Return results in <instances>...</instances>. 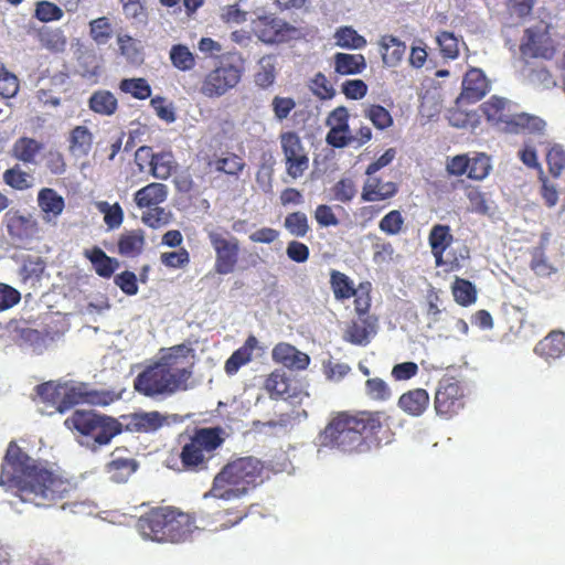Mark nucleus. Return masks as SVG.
<instances>
[{
	"label": "nucleus",
	"instance_id": "f257e3e1",
	"mask_svg": "<svg viewBox=\"0 0 565 565\" xmlns=\"http://www.w3.org/2000/svg\"><path fill=\"white\" fill-rule=\"evenodd\" d=\"M0 483L22 502L51 508L66 500L62 509L78 513L84 505L77 500V487L60 472L38 463L14 441L8 446Z\"/></svg>",
	"mask_w": 565,
	"mask_h": 565
},
{
	"label": "nucleus",
	"instance_id": "f03ea898",
	"mask_svg": "<svg viewBox=\"0 0 565 565\" xmlns=\"http://www.w3.org/2000/svg\"><path fill=\"white\" fill-rule=\"evenodd\" d=\"M388 417L382 411H339L330 414L317 436L318 449L361 456L381 447L379 436Z\"/></svg>",
	"mask_w": 565,
	"mask_h": 565
},
{
	"label": "nucleus",
	"instance_id": "7ed1b4c3",
	"mask_svg": "<svg viewBox=\"0 0 565 565\" xmlns=\"http://www.w3.org/2000/svg\"><path fill=\"white\" fill-rule=\"evenodd\" d=\"M193 349L185 344L161 350L159 359L134 380V388L150 398L169 397L190 388L193 376Z\"/></svg>",
	"mask_w": 565,
	"mask_h": 565
},
{
	"label": "nucleus",
	"instance_id": "20e7f679",
	"mask_svg": "<svg viewBox=\"0 0 565 565\" xmlns=\"http://www.w3.org/2000/svg\"><path fill=\"white\" fill-rule=\"evenodd\" d=\"M264 469L263 461L253 456L232 459L214 476L204 498L223 501L241 499L263 483Z\"/></svg>",
	"mask_w": 565,
	"mask_h": 565
},
{
	"label": "nucleus",
	"instance_id": "39448f33",
	"mask_svg": "<svg viewBox=\"0 0 565 565\" xmlns=\"http://www.w3.org/2000/svg\"><path fill=\"white\" fill-rule=\"evenodd\" d=\"M142 537L159 543H183L198 529L195 518L174 507H157L145 512L136 523Z\"/></svg>",
	"mask_w": 565,
	"mask_h": 565
},
{
	"label": "nucleus",
	"instance_id": "423d86ee",
	"mask_svg": "<svg viewBox=\"0 0 565 565\" xmlns=\"http://www.w3.org/2000/svg\"><path fill=\"white\" fill-rule=\"evenodd\" d=\"M40 398L58 413H65L78 404L106 406L111 404L116 396L109 391L90 390L86 383H54L52 381L36 386Z\"/></svg>",
	"mask_w": 565,
	"mask_h": 565
},
{
	"label": "nucleus",
	"instance_id": "0eeeda50",
	"mask_svg": "<svg viewBox=\"0 0 565 565\" xmlns=\"http://www.w3.org/2000/svg\"><path fill=\"white\" fill-rule=\"evenodd\" d=\"M511 100L497 95L482 103L480 109L486 119L505 134H541L545 121L537 116L518 113Z\"/></svg>",
	"mask_w": 565,
	"mask_h": 565
},
{
	"label": "nucleus",
	"instance_id": "6e6552de",
	"mask_svg": "<svg viewBox=\"0 0 565 565\" xmlns=\"http://www.w3.org/2000/svg\"><path fill=\"white\" fill-rule=\"evenodd\" d=\"M225 441V430L221 426L195 428L182 445L179 454L180 467L171 465L180 471L200 472L207 469L215 451Z\"/></svg>",
	"mask_w": 565,
	"mask_h": 565
},
{
	"label": "nucleus",
	"instance_id": "1a4fd4ad",
	"mask_svg": "<svg viewBox=\"0 0 565 565\" xmlns=\"http://www.w3.org/2000/svg\"><path fill=\"white\" fill-rule=\"evenodd\" d=\"M64 425L92 441V448L107 446L122 433L120 418L95 413L93 411H75Z\"/></svg>",
	"mask_w": 565,
	"mask_h": 565
},
{
	"label": "nucleus",
	"instance_id": "9d476101",
	"mask_svg": "<svg viewBox=\"0 0 565 565\" xmlns=\"http://www.w3.org/2000/svg\"><path fill=\"white\" fill-rule=\"evenodd\" d=\"M207 238L215 253L214 271L218 275L234 273L239 260V239L227 231L216 230L207 231Z\"/></svg>",
	"mask_w": 565,
	"mask_h": 565
},
{
	"label": "nucleus",
	"instance_id": "9b49d317",
	"mask_svg": "<svg viewBox=\"0 0 565 565\" xmlns=\"http://www.w3.org/2000/svg\"><path fill=\"white\" fill-rule=\"evenodd\" d=\"M242 76V66L232 63H222L203 77L199 92L204 97L218 98L236 87Z\"/></svg>",
	"mask_w": 565,
	"mask_h": 565
},
{
	"label": "nucleus",
	"instance_id": "f8f14e48",
	"mask_svg": "<svg viewBox=\"0 0 565 565\" xmlns=\"http://www.w3.org/2000/svg\"><path fill=\"white\" fill-rule=\"evenodd\" d=\"M520 52L524 57L552 60L556 54V45L548 26L534 25L525 29Z\"/></svg>",
	"mask_w": 565,
	"mask_h": 565
},
{
	"label": "nucleus",
	"instance_id": "ddd939ff",
	"mask_svg": "<svg viewBox=\"0 0 565 565\" xmlns=\"http://www.w3.org/2000/svg\"><path fill=\"white\" fill-rule=\"evenodd\" d=\"M434 407L438 416L450 418L465 407V394L460 383L454 377H444L439 381Z\"/></svg>",
	"mask_w": 565,
	"mask_h": 565
},
{
	"label": "nucleus",
	"instance_id": "4468645a",
	"mask_svg": "<svg viewBox=\"0 0 565 565\" xmlns=\"http://www.w3.org/2000/svg\"><path fill=\"white\" fill-rule=\"evenodd\" d=\"M257 38L266 44H278L289 41L297 33V29L288 22L274 15H263L254 23Z\"/></svg>",
	"mask_w": 565,
	"mask_h": 565
},
{
	"label": "nucleus",
	"instance_id": "2eb2a0df",
	"mask_svg": "<svg viewBox=\"0 0 565 565\" xmlns=\"http://www.w3.org/2000/svg\"><path fill=\"white\" fill-rule=\"evenodd\" d=\"M109 457L105 471L115 483L127 482L139 468V462L127 447H116Z\"/></svg>",
	"mask_w": 565,
	"mask_h": 565
},
{
	"label": "nucleus",
	"instance_id": "dca6fc26",
	"mask_svg": "<svg viewBox=\"0 0 565 565\" xmlns=\"http://www.w3.org/2000/svg\"><path fill=\"white\" fill-rule=\"evenodd\" d=\"M119 418L122 433L128 431L137 434L156 433L167 420V417L158 411L131 413L121 415Z\"/></svg>",
	"mask_w": 565,
	"mask_h": 565
},
{
	"label": "nucleus",
	"instance_id": "f3484780",
	"mask_svg": "<svg viewBox=\"0 0 565 565\" xmlns=\"http://www.w3.org/2000/svg\"><path fill=\"white\" fill-rule=\"evenodd\" d=\"M4 222L9 236L13 241L26 242L39 233V224L32 215L21 214L17 210H10L4 215Z\"/></svg>",
	"mask_w": 565,
	"mask_h": 565
},
{
	"label": "nucleus",
	"instance_id": "a211bd4d",
	"mask_svg": "<svg viewBox=\"0 0 565 565\" xmlns=\"http://www.w3.org/2000/svg\"><path fill=\"white\" fill-rule=\"evenodd\" d=\"M490 89V84L480 68H470L463 76L459 99L473 104L482 99Z\"/></svg>",
	"mask_w": 565,
	"mask_h": 565
},
{
	"label": "nucleus",
	"instance_id": "6ab92c4d",
	"mask_svg": "<svg viewBox=\"0 0 565 565\" xmlns=\"http://www.w3.org/2000/svg\"><path fill=\"white\" fill-rule=\"evenodd\" d=\"M271 358L276 363L282 364L291 370H306L310 363V358L307 353L285 342H280L274 347Z\"/></svg>",
	"mask_w": 565,
	"mask_h": 565
},
{
	"label": "nucleus",
	"instance_id": "aec40b11",
	"mask_svg": "<svg viewBox=\"0 0 565 565\" xmlns=\"http://www.w3.org/2000/svg\"><path fill=\"white\" fill-rule=\"evenodd\" d=\"M397 192V183L392 181L384 182L374 174L367 175L362 188L361 200L363 202L385 201L395 196Z\"/></svg>",
	"mask_w": 565,
	"mask_h": 565
},
{
	"label": "nucleus",
	"instance_id": "412c9836",
	"mask_svg": "<svg viewBox=\"0 0 565 565\" xmlns=\"http://www.w3.org/2000/svg\"><path fill=\"white\" fill-rule=\"evenodd\" d=\"M137 158L150 159V173L153 178L167 180L174 169L173 156L170 152L153 153L150 147H140L136 152Z\"/></svg>",
	"mask_w": 565,
	"mask_h": 565
},
{
	"label": "nucleus",
	"instance_id": "4be33fe9",
	"mask_svg": "<svg viewBox=\"0 0 565 565\" xmlns=\"http://www.w3.org/2000/svg\"><path fill=\"white\" fill-rule=\"evenodd\" d=\"M247 514V511L239 510L238 508H230L218 510L213 514H207L203 521L205 526L210 527L211 531L218 532L237 525Z\"/></svg>",
	"mask_w": 565,
	"mask_h": 565
},
{
	"label": "nucleus",
	"instance_id": "5701e85b",
	"mask_svg": "<svg viewBox=\"0 0 565 565\" xmlns=\"http://www.w3.org/2000/svg\"><path fill=\"white\" fill-rule=\"evenodd\" d=\"M452 242L454 236L449 225L435 224L431 227L428 235V243L435 258L436 266H443L445 264L444 254Z\"/></svg>",
	"mask_w": 565,
	"mask_h": 565
},
{
	"label": "nucleus",
	"instance_id": "b1692460",
	"mask_svg": "<svg viewBox=\"0 0 565 565\" xmlns=\"http://www.w3.org/2000/svg\"><path fill=\"white\" fill-rule=\"evenodd\" d=\"M429 394L425 388H413L403 393L398 401L397 406L409 416H420L429 405Z\"/></svg>",
	"mask_w": 565,
	"mask_h": 565
},
{
	"label": "nucleus",
	"instance_id": "393cba45",
	"mask_svg": "<svg viewBox=\"0 0 565 565\" xmlns=\"http://www.w3.org/2000/svg\"><path fill=\"white\" fill-rule=\"evenodd\" d=\"M534 352L547 361L559 359L565 354V332L551 331L536 343Z\"/></svg>",
	"mask_w": 565,
	"mask_h": 565
},
{
	"label": "nucleus",
	"instance_id": "a878e982",
	"mask_svg": "<svg viewBox=\"0 0 565 565\" xmlns=\"http://www.w3.org/2000/svg\"><path fill=\"white\" fill-rule=\"evenodd\" d=\"M167 198V185L158 182L149 183L134 194V201L139 209L158 206L163 203Z\"/></svg>",
	"mask_w": 565,
	"mask_h": 565
},
{
	"label": "nucleus",
	"instance_id": "bb28decb",
	"mask_svg": "<svg viewBox=\"0 0 565 565\" xmlns=\"http://www.w3.org/2000/svg\"><path fill=\"white\" fill-rule=\"evenodd\" d=\"M83 254L92 263L96 274L102 278H110L119 267V262L108 256L98 246L85 249Z\"/></svg>",
	"mask_w": 565,
	"mask_h": 565
},
{
	"label": "nucleus",
	"instance_id": "cd10ccee",
	"mask_svg": "<svg viewBox=\"0 0 565 565\" xmlns=\"http://www.w3.org/2000/svg\"><path fill=\"white\" fill-rule=\"evenodd\" d=\"M380 52L382 55L383 63L386 66H397L405 53L406 44L394 35H383L380 40Z\"/></svg>",
	"mask_w": 565,
	"mask_h": 565
},
{
	"label": "nucleus",
	"instance_id": "c85d7f7f",
	"mask_svg": "<svg viewBox=\"0 0 565 565\" xmlns=\"http://www.w3.org/2000/svg\"><path fill=\"white\" fill-rule=\"evenodd\" d=\"M146 245L145 232L142 230L126 231L120 234L117 247L118 253L128 258L139 256Z\"/></svg>",
	"mask_w": 565,
	"mask_h": 565
},
{
	"label": "nucleus",
	"instance_id": "c756f323",
	"mask_svg": "<svg viewBox=\"0 0 565 565\" xmlns=\"http://www.w3.org/2000/svg\"><path fill=\"white\" fill-rule=\"evenodd\" d=\"M372 333H375V320L369 316L359 317L348 327L344 339L352 344L364 345L369 343Z\"/></svg>",
	"mask_w": 565,
	"mask_h": 565
},
{
	"label": "nucleus",
	"instance_id": "7c9ffc66",
	"mask_svg": "<svg viewBox=\"0 0 565 565\" xmlns=\"http://www.w3.org/2000/svg\"><path fill=\"white\" fill-rule=\"evenodd\" d=\"M87 104L89 110L105 117L115 115L119 107L117 97L107 89L95 90L88 98Z\"/></svg>",
	"mask_w": 565,
	"mask_h": 565
},
{
	"label": "nucleus",
	"instance_id": "2f4dec72",
	"mask_svg": "<svg viewBox=\"0 0 565 565\" xmlns=\"http://www.w3.org/2000/svg\"><path fill=\"white\" fill-rule=\"evenodd\" d=\"M38 203L44 213V218L51 221L62 214L65 201L54 189L43 188L38 194Z\"/></svg>",
	"mask_w": 565,
	"mask_h": 565
},
{
	"label": "nucleus",
	"instance_id": "473e14b6",
	"mask_svg": "<svg viewBox=\"0 0 565 565\" xmlns=\"http://www.w3.org/2000/svg\"><path fill=\"white\" fill-rule=\"evenodd\" d=\"M40 45L47 51L63 53L67 45V38L61 28L42 26L36 32Z\"/></svg>",
	"mask_w": 565,
	"mask_h": 565
},
{
	"label": "nucleus",
	"instance_id": "72a5a7b5",
	"mask_svg": "<svg viewBox=\"0 0 565 565\" xmlns=\"http://www.w3.org/2000/svg\"><path fill=\"white\" fill-rule=\"evenodd\" d=\"M257 347V339L249 335L244 344L235 350L232 355L226 360L224 370L227 375H234L245 364L252 360L253 351Z\"/></svg>",
	"mask_w": 565,
	"mask_h": 565
},
{
	"label": "nucleus",
	"instance_id": "f704fd0d",
	"mask_svg": "<svg viewBox=\"0 0 565 565\" xmlns=\"http://www.w3.org/2000/svg\"><path fill=\"white\" fill-rule=\"evenodd\" d=\"M93 134L86 126H75L68 137L70 152L75 157H86L93 147Z\"/></svg>",
	"mask_w": 565,
	"mask_h": 565
},
{
	"label": "nucleus",
	"instance_id": "c9c22d12",
	"mask_svg": "<svg viewBox=\"0 0 565 565\" xmlns=\"http://www.w3.org/2000/svg\"><path fill=\"white\" fill-rule=\"evenodd\" d=\"M334 72L339 75H355L366 67L365 57L362 54L335 53L333 56Z\"/></svg>",
	"mask_w": 565,
	"mask_h": 565
},
{
	"label": "nucleus",
	"instance_id": "e433bc0d",
	"mask_svg": "<svg viewBox=\"0 0 565 565\" xmlns=\"http://www.w3.org/2000/svg\"><path fill=\"white\" fill-rule=\"evenodd\" d=\"M548 242V234L545 233L541 236L540 243L537 246L533 247L530 252L531 254V262H530V268L537 275V276H550L552 273L555 271L552 264L548 262L545 250Z\"/></svg>",
	"mask_w": 565,
	"mask_h": 565
},
{
	"label": "nucleus",
	"instance_id": "4c0bfd02",
	"mask_svg": "<svg viewBox=\"0 0 565 565\" xmlns=\"http://www.w3.org/2000/svg\"><path fill=\"white\" fill-rule=\"evenodd\" d=\"M209 167L213 168L216 172L224 173L231 177H238L246 167L244 159L234 153L225 152L222 157L209 161Z\"/></svg>",
	"mask_w": 565,
	"mask_h": 565
},
{
	"label": "nucleus",
	"instance_id": "58836bf2",
	"mask_svg": "<svg viewBox=\"0 0 565 565\" xmlns=\"http://www.w3.org/2000/svg\"><path fill=\"white\" fill-rule=\"evenodd\" d=\"M43 143L30 137H20L12 147V156L24 163H34Z\"/></svg>",
	"mask_w": 565,
	"mask_h": 565
},
{
	"label": "nucleus",
	"instance_id": "ea45409f",
	"mask_svg": "<svg viewBox=\"0 0 565 565\" xmlns=\"http://www.w3.org/2000/svg\"><path fill=\"white\" fill-rule=\"evenodd\" d=\"M89 36L97 45H106L114 36L115 30L108 17L96 18L88 23Z\"/></svg>",
	"mask_w": 565,
	"mask_h": 565
},
{
	"label": "nucleus",
	"instance_id": "a19ab883",
	"mask_svg": "<svg viewBox=\"0 0 565 565\" xmlns=\"http://www.w3.org/2000/svg\"><path fill=\"white\" fill-rule=\"evenodd\" d=\"M290 381L287 375L281 371L271 372L265 381V390L271 399L280 397H290L289 393Z\"/></svg>",
	"mask_w": 565,
	"mask_h": 565
},
{
	"label": "nucleus",
	"instance_id": "79ce46f5",
	"mask_svg": "<svg viewBox=\"0 0 565 565\" xmlns=\"http://www.w3.org/2000/svg\"><path fill=\"white\" fill-rule=\"evenodd\" d=\"M451 292L457 303L468 307L477 300L476 286L465 278L456 277L451 285Z\"/></svg>",
	"mask_w": 565,
	"mask_h": 565
},
{
	"label": "nucleus",
	"instance_id": "37998d69",
	"mask_svg": "<svg viewBox=\"0 0 565 565\" xmlns=\"http://www.w3.org/2000/svg\"><path fill=\"white\" fill-rule=\"evenodd\" d=\"M469 170L467 177L470 180L482 181L492 170L491 158L484 152H475L469 157Z\"/></svg>",
	"mask_w": 565,
	"mask_h": 565
},
{
	"label": "nucleus",
	"instance_id": "c03bdc74",
	"mask_svg": "<svg viewBox=\"0 0 565 565\" xmlns=\"http://www.w3.org/2000/svg\"><path fill=\"white\" fill-rule=\"evenodd\" d=\"M169 56L172 65L182 72L193 70L196 64L195 55L184 44L172 45Z\"/></svg>",
	"mask_w": 565,
	"mask_h": 565
},
{
	"label": "nucleus",
	"instance_id": "a18cd8bd",
	"mask_svg": "<svg viewBox=\"0 0 565 565\" xmlns=\"http://www.w3.org/2000/svg\"><path fill=\"white\" fill-rule=\"evenodd\" d=\"M119 89L139 100L149 98L152 93L151 86L143 77L124 78L119 82Z\"/></svg>",
	"mask_w": 565,
	"mask_h": 565
},
{
	"label": "nucleus",
	"instance_id": "49530a36",
	"mask_svg": "<svg viewBox=\"0 0 565 565\" xmlns=\"http://www.w3.org/2000/svg\"><path fill=\"white\" fill-rule=\"evenodd\" d=\"M330 284L338 300L350 299L356 295L353 281L343 273L332 270Z\"/></svg>",
	"mask_w": 565,
	"mask_h": 565
},
{
	"label": "nucleus",
	"instance_id": "de8ad7c7",
	"mask_svg": "<svg viewBox=\"0 0 565 565\" xmlns=\"http://www.w3.org/2000/svg\"><path fill=\"white\" fill-rule=\"evenodd\" d=\"M334 38L337 45L344 49L359 50L363 49L366 45V40L364 39V36L360 35L351 26L340 28L335 32Z\"/></svg>",
	"mask_w": 565,
	"mask_h": 565
},
{
	"label": "nucleus",
	"instance_id": "09e8293b",
	"mask_svg": "<svg viewBox=\"0 0 565 565\" xmlns=\"http://www.w3.org/2000/svg\"><path fill=\"white\" fill-rule=\"evenodd\" d=\"M364 117L367 118L379 130L390 128L394 120L391 113L379 104H372L364 109Z\"/></svg>",
	"mask_w": 565,
	"mask_h": 565
},
{
	"label": "nucleus",
	"instance_id": "8fccbe9b",
	"mask_svg": "<svg viewBox=\"0 0 565 565\" xmlns=\"http://www.w3.org/2000/svg\"><path fill=\"white\" fill-rule=\"evenodd\" d=\"M3 182L10 188L24 191L32 186L31 175L15 164L3 173Z\"/></svg>",
	"mask_w": 565,
	"mask_h": 565
},
{
	"label": "nucleus",
	"instance_id": "3c124183",
	"mask_svg": "<svg viewBox=\"0 0 565 565\" xmlns=\"http://www.w3.org/2000/svg\"><path fill=\"white\" fill-rule=\"evenodd\" d=\"M172 214L161 206L148 207L141 215V221L150 228H160L171 222Z\"/></svg>",
	"mask_w": 565,
	"mask_h": 565
},
{
	"label": "nucleus",
	"instance_id": "603ef678",
	"mask_svg": "<svg viewBox=\"0 0 565 565\" xmlns=\"http://www.w3.org/2000/svg\"><path fill=\"white\" fill-rule=\"evenodd\" d=\"M284 226L296 237H305L310 230L307 215L300 211L289 213L285 217Z\"/></svg>",
	"mask_w": 565,
	"mask_h": 565
},
{
	"label": "nucleus",
	"instance_id": "864d4df0",
	"mask_svg": "<svg viewBox=\"0 0 565 565\" xmlns=\"http://www.w3.org/2000/svg\"><path fill=\"white\" fill-rule=\"evenodd\" d=\"M260 68L255 74V83L260 88H268L271 86L276 78V68L273 56H264L259 61Z\"/></svg>",
	"mask_w": 565,
	"mask_h": 565
},
{
	"label": "nucleus",
	"instance_id": "5fc2aeb1",
	"mask_svg": "<svg viewBox=\"0 0 565 565\" xmlns=\"http://www.w3.org/2000/svg\"><path fill=\"white\" fill-rule=\"evenodd\" d=\"M405 218L401 211L392 210L379 223V228L386 235H397L403 231Z\"/></svg>",
	"mask_w": 565,
	"mask_h": 565
},
{
	"label": "nucleus",
	"instance_id": "6e6d98bb",
	"mask_svg": "<svg viewBox=\"0 0 565 565\" xmlns=\"http://www.w3.org/2000/svg\"><path fill=\"white\" fill-rule=\"evenodd\" d=\"M63 10L55 3L46 0L36 2L34 17L41 22L58 21L63 18Z\"/></svg>",
	"mask_w": 565,
	"mask_h": 565
},
{
	"label": "nucleus",
	"instance_id": "4d7b16f0",
	"mask_svg": "<svg viewBox=\"0 0 565 565\" xmlns=\"http://www.w3.org/2000/svg\"><path fill=\"white\" fill-rule=\"evenodd\" d=\"M365 393L371 399L379 402L387 401L392 395L388 384L381 377L366 380Z\"/></svg>",
	"mask_w": 565,
	"mask_h": 565
},
{
	"label": "nucleus",
	"instance_id": "13d9d810",
	"mask_svg": "<svg viewBox=\"0 0 565 565\" xmlns=\"http://www.w3.org/2000/svg\"><path fill=\"white\" fill-rule=\"evenodd\" d=\"M190 253L186 248L180 247L174 252H166L160 255V262L168 268L180 269L190 264Z\"/></svg>",
	"mask_w": 565,
	"mask_h": 565
},
{
	"label": "nucleus",
	"instance_id": "bf43d9fd",
	"mask_svg": "<svg viewBox=\"0 0 565 565\" xmlns=\"http://www.w3.org/2000/svg\"><path fill=\"white\" fill-rule=\"evenodd\" d=\"M550 173L557 178L565 170V151L559 145H554L546 153Z\"/></svg>",
	"mask_w": 565,
	"mask_h": 565
},
{
	"label": "nucleus",
	"instance_id": "052dcab7",
	"mask_svg": "<svg viewBox=\"0 0 565 565\" xmlns=\"http://www.w3.org/2000/svg\"><path fill=\"white\" fill-rule=\"evenodd\" d=\"M280 143L285 158L306 153L300 137L294 131L282 132Z\"/></svg>",
	"mask_w": 565,
	"mask_h": 565
},
{
	"label": "nucleus",
	"instance_id": "680f3d73",
	"mask_svg": "<svg viewBox=\"0 0 565 565\" xmlns=\"http://www.w3.org/2000/svg\"><path fill=\"white\" fill-rule=\"evenodd\" d=\"M437 43L444 57L454 60L459 55V43L454 33L443 31L437 36Z\"/></svg>",
	"mask_w": 565,
	"mask_h": 565
},
{
	"label": "nucleus",
	"instance_id": "e2e57ef3",
	"mask_svg": "<svg viewBox=\"0 0 565 565\" xmlns=\"http://www.w3.org/2000/svg\"><path fill=\"white\" fill-rule=\"evenodd\" d=\"M100 212L104 213V222L109 228H117L124 221V212L118 203L109 205L107 202L99 204Z\"/></svg>",
	"mask_w": 565,
	"mask_h": 565
},
{
	"label": "nucleus",
	"instance_id": "0e129e2a",
	"mask_svg": "<svg viewBox=\"0 0 565 565\" xmlns=\"http://www.w3.org/2000/svg\"><path fill=\"white\" fill-rule=\"evenodd\" d=\"M310 89L320 99H331L335 94L333 86L321 72L317 73L311 79Z\"/></svg>",
	"mask_w": 565,
	"mask_h": 565
},
{
	"label": "nucleus",
	"instance_id": "69168bd1",
	"mask_svg": "<svg viewBox=\"0 0 565 565\" xmlns=\"http://www.w3.org/2000/svg\"><path fill=\"white\" fill-rule=\"evenodd\" d=\"M19 92L18 77L7 71L4 67L0 70V95L3 98H12Z\"/></svg>",
	"mask_w": 565,
	"mask_h": 565
},
{
	"label": "nucleus",
	"instance_id": "338daca9",
	"mask_svg": "<svg viewBox=\"0 0 565 565\" xmlns=\"http://www.w3.org/2000/svg\"><path fill=\"white\" fill-rule=\"evenodd\" d=\"M286 159V171L292 179L302 177L305 171L309 168V158L307 153L296 154L287 157Z\"/></svg>",
	"mask_w": 565,
	"mask_h": 565
},
{
	"label": "nucleus",
	"instance_id": "774afa93",
	"mask_svg": "<svg viewBox=\"0 0 565 565\" xmlns=\"http://www.w3.org/2000/svg\"><path fill=\"white\" fill-rule=\"evenodd\" d=\"M469 154L462 153L450 157L446 161V171L449 175L461 177L469 170Z\"/></svg>",
	"mask_w": 565,
	"mask_h": 565
}]
</instances>
